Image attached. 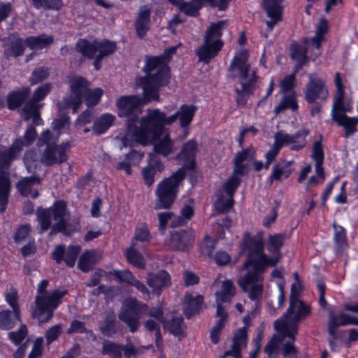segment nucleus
<instances>
[{
    "instance_id": "43",
    "label": "nucleus",
    "mask_w": 358,
    "mask_h": 358,
    "mask_svg": "<svg viewBox=\"0 0 358 358\" xmlns=\"http://www.w3.org/2000/svg\"><path fill=\"white\" fill-rule=\"evenodd\" d=\"M23 162L28 173H34L39 165L40 158L34 149H29L24 153Z\"/></svg>"
},
{
    "instance_id": "18",
    "label": "nucleus",
    "mask_w": 358,
    "mask_h": 358,
    "mask_svg": "<svg viewBox=\"0 0 358 358\" xmlns=\"http://www.w3.org/2000/svg\"><path fill=\"white\" fill-rule=\"evenodd\" d=\"M141 99L135 95L120 96L116 103L119 117H123L136 112H141Z\"/></svg>"
},
{
    "instance_id": "23",
    "label": "nucleus",
    "mask_w": 358,
    "mask_h": 358,
    "mask_svg": "<svg viewBox=\"0 0 358 358\" xmlns=\"http://www.w3.org/2000/svg\"><path fill=\"white\" fill-rule=\"evenodd\" d=\"M171 70L169 65L160 66L155 73H148L143 76V79L149 81L162 88L167 86L171 82Z\"/></svg>"
},
{
    "instance_id": "11",
    "label": "nucleus",
    "mask_w": 358,
    "mask_h": 358,
    "mask_svg": "<svg viewBox=\"0 0 358 358\" xmlns=\"http://www.w3.org/2000/svg\"><path fill=\"white\" fill-rule=\"evenodd\" d=\"M91 86V83L82 76H76L69 81L70 96L66 100V106L76 113L81 107L85 94Z\"/></svg>"
},
{
    "instance_id": "57",
    "label": "nucleus",
    "mask_w": 358,
    "mask_h": 358,
    "mask_svg": "<svg viewBox=\"0 0 358 358\" xmlns=\"http://www.w3.org/2000/svg\"><path fill=\"white\" fill-rule=\"evenodd\" d=\"M242 182L241 178L231 176L224 182L222 188L228 197H234V195Z\"/></svg>"
},
{
    "instance_id": "51",
    "label": "nucleus",
    "mask_w": 358,
    "mask_h": 358,
    "mask_svg": "<svg viewBox=\"0 0 358 358\" xmlns=\"http://www.w3.org/2000/svg\"><path fill=\"white\" fill-rule=\"evenodd\" d=\"M290 134L285 133L283 131H279L274 135V143L272 148L269 150L275 155H278L280 150L287 145L291 143Z\"/></svg>"
},
{
    "instance_id": "63",
    "label": "nucleus",
    "mask_w": 358,
    "mask_h": 358,
    "mask_svg": "<svg viewBox=\"0 0 358 358\" xmlns=\"http://www.w3.org/2000/svg\"><path fill=\"white\" fill-rule=\"evenodd\" d=\"M223 198V195L220 194L215 203L216 211L219 214H224L229 212L235 203L234 197H228L226 201H224Z\"/></svg>"
},
{
    "instance_id": "59",
    "label": "nucleus",
    "mask_w": 358,
    "mask_h": 358,
    "mask_svg": "<svg viewBox=\"0 0 358 358\" xmlns=\"http://www.w3.org/2000/svg\"><path fill=\"white\" fill-rule=\"evenodd\" d=\"M289 57L292 60L308 59V49L296 41H292L289 45Z\"/></svg>"
},
{
    "instance_id": "42",
    "label": "nucleus",
    "mask_w": 358,
    "mask_h": 358,
    "mask_svg": "<svg viewBox=\"0 0 358 358\" xmlns=\"http://www.w3.org/2000/svg\"><path fill=\"white\" fill-rule=\"evenodd\" d=\"M309 134L307 129H301L298 130L294 134H290L291 143L289 149L292 151H299L304 148L307 144L306 138Z\"/></svg>"
},
{
    "instance_id": "4",
    "label": "nucleus",
    "mask_w": 358,
    "mask_h": 358,
    "mask_svg": "<svg viewBox=\"0 0 358 358\" xmlns=\"http://www.w3.org/2000/svg\"><path fill=\"white\" fill-rule=\"evenodd\" d=\"M260 246L257 247V252H248L243 264L244 268H251L245 275L238 280V285L243 292L248 291V285L254 282L263 281V273L268 266H275L279 262V257H269Z\"/></svg>"
},
{
    "instance_id": "35",
    "label": "nucleus",
    "mask_w": 358,
    "mask_h": 358,
    "mask_svg": "<svg viewBox=\"0 0 358 358\" xmlns=\"http://www.w3.org/2000/svg\"><path fill=\"white\" fill-rule=\"evenodd\" d=\"M41 178L37 175H32L29 177L22 178L17 184L16 187L22 196H28L31 192L34 185H40Z\"/></svg>"
},
{
    "instance_id": "53",
    "label": "nucleus",
    "mask_w": 358,
    "mask_h": 358,
    "mask_svg": "<svg viewBox=\"0 0 358 358\" xmlns=\"http://www.w3.org/2000/svg\"><path fill=\"white\" fill-rule=\"evenodd\" d=\"M103 95V90L101 87L94 89L90 87L85 94L83 102L88 108L94 107L99 104Z\"/></svg>"
},
{
    "instance_id": "34",
    "label": "nucleus",
    "mask_w": 358,
    "mask_h": 358,
    "mask_svg": "<svg viewBox=\"0 0 358 358\" xmlns=\"http://www.w3.org/2000/svg\"><path fill=\"white\" fill-rule=\"evenodd\" d=\"M20 312H15L10 310L0 311V329L10 330L20 321Z\"/></svg>"
},
{
    "instance_id": "37",
    "label": "nucleus",
    "mask_w": 358,
    "mask_h": 358,
    "mask_svg": "<svg viewBox=\"0 0 358 358\" xmlns=\"http://www.w3.org/2000/svg\"><path fill=\"white\" fill-rule=\"evenodd\" d=\"M115 117L110 113H103L99 118L94 121L92 129L97 134L101 135L106 133L113 124Z\"/></svg>"
},
{
    "instance_id": "54",
    "label": "nucleus",
    "mask_w": 358,
    "mask_h": 358,
    "mask_svg": "<svg viewBox=\"0 0 358 358\" xmlns=\"http://www.w3.org/2000/svg\"><path fill=\"white\" fill-rule=\"evenodd\" d=\"M197 149L196 141L193 139L189 140L182 145L181 151L176 155V157L177 159H196Z\"/></svg>"
},
{
    "instance_id": "30",
    "label": "nucleus",
    "mask_w": 358,
    "mask_h": 358,
    "mask_svg": "<svg viewBox=\"0 0 358 358\" xmlns=\"http://www.w3.org/2000/svg\"><path fill=\"white\" fill-rule=\"evenodd\" d=\"M196 110L197 106L194 104L188 105L185 103L180 106L177 113H178L180 126L182 129L184 130L188 129Z\"/></svg>"
},
{
    "instance_id": "38",
    "label": "nucleus",
    "mask_w": 358,
    "mask_h": 358,
    "mask_svg": "<svg viewBox=\"0 0 358 358\" xmlns=\"http://www.w3.org/2000/svg\"><path fill=\"white\" fill-rule=\"evenodd\" d=\"M125 257L129 264L138 269H144L146 266L143 255L134 246L128 248L124 252Z\"/></svg>"
},
{
    "instance_id": "33",
    "label": "nucleus",
    "mask_w": 358,
    "mask_h": 358,
    "mask_svg": "<svg viewBox=\"0 0 358 358\" xmlns=\"http://www.w3.org/2000/svg\"><path fill=\"white\" fill-rule=\"evenodd\" d=\"M99 330L103 336L107 337H112L117 333V321L114 311L105 314L103 323L99 327Z\"/></svg>"
},
{
    "instance_id": "46",
    "label": "nucleus",
    "mask_w": 358,
    "mask_h": 358,
    "mask_svg": "<svg viewBox=\"0 0 358 358\" xmlns=\"http://www.w3.org/2000/svg\"><path fill=\"white\" fill-rule=\"evenodd\" d=\"M183 324L184 318L182 316H173L170 320H166V322L162 324L163 327L174 336H184Z\"/></svg>"
},
{
    "instance_id": "45",
    "label": "nucleus",
    "mask_w": 358,
    "mask_h": 358,
    "mask_svg": "<svg viewBox=\"0 0 358 358\" xmlns=\"http://www.w3.org/2000/svg\"><path fill=\"white\" fill-rule=\"evenodd\" d=\"M152 239V236L145 222L141 223L135 227L134 236L131 239V245L134 246L136 242L148 243Z\"/></svg>"
},
{
    "instance_id": "25",
    "label": "nucleus",
    "mask_w": 358,
    "mask_h": 358,
    "mask_svg": "<svg viewBox=\"0 0 358 358\" xmlns=\"http://www.w3.org/2000/svg\"><path fill=\"white\" fill-rule=\"evenodd\" d=\"M329 322L327 326L328 334L334 339L338 338L336 330L339 327L348 325L349 315L341 313L338 315L334 313L332 308L328 309Z\"/></svg>"
},
{
    "instance_id": "6",
    "label": "nucleus",
    "mask_w": 358,
    "mask_h": 358,
    "mask_svg": "<svg viewBox=\"0 0 358 358\" xmlns=\"http://www.w3.org/2000/svg\"><path fill=\"white\" fill-rule=\"evenodd\" d=\"M58 136L55 138L49 129L43 131L36 139V146H45L41 154L40 162L45 166L62 164L68 159V152L71 148L69 141L57 144Z\"/></svg>"
},
{
    "instance_id": "17",
    "label": "nucleus",
    "mask_w": 358,
    "mask_h": 358,
    "mask_svg": "<svg viewBox=\"0 0 358 358\" xmlns=\"http://www.w3.org/2000/svg\"><path fill=\"white\" fill-rule=\"evenodd\" d=\"M248 327L245 326L238 329L232 338L231 349L224 352V357H233L234 358H242V349L248 344Z\"/></svg>"
},
{
    "instance_id": "10",
    "label": "nucleus",
    "mask_w": 358,
    "mask_h": 358,
    "mask_svg": "<svg viewBox=\"0 0 358 358\" xmlns=\"http://www.w3.org/2000/svg\"><path fill=\"white\" fill-rule=\"evenodd\" d=\"M310 313V306L305 303L299 299L298 294L295 290V285L292 284L289 296V307L282 316L277 320L282 321L287 327L290 328L292 325H295L299 328V322L309 316Z\"/></svg>"
},
{
    "instance_id": "44",
    "label": "nucleus",
    "mask_w": 358,
    "mask_h": 358,
    "mask_svg": "<svg viewBox=\"0 0 358 358\" xmlns=\"http://www.w3.org/2000/svg\"><path fill=\"white\" fill-rule=\"evenodd\" d=\"M298 108L299 105L296 99V92L292 91L291 94L283 96L281 102L275 107L274 112L275 114H278L287 109L295 111Z\"/></svg>"
},
{
    "instance_id": "28",
    "label": "nucleus",
    "mask_w": 358,
    "mask_h": 358,
    "mask_svg": "<svg viewBox=\"0 0 358 358\" xmlns=\"http://www.w3.org/2000/svg\"><path fill=\"white\" fill-rule=\"evenodd\" d=\"M294 164L293 160L286 161L284 166H281L279 163H275L272 167V171L268 176L270 183L273 181L281 182L282 178L284 179L289 178L294 171V168L292 167Z\"/></svg>"
},
{
    "instance_id": "21",
    "label": "nucleus",
    "mask_w": 358,
    "mask_h": 358,
    "mask_svg": "<svg viewBox=\"0 0 358 358\" xmlns=\"http://www.w3.org/2000/svg\"><path fill=\"white\" fill-rule=\"evenodd\" d=\"M30 88L23 87L10 92L6 96V106L10 110H15L24 105L29 98Z\"/></svg>"
},
{
    "instance_id": "39",
    "label": "nucleus",
    "mask_w": 358,
    "mask_h": 358,
    "mask_svg": "<svg viewBox=\"0 0 358 358\" xmlns=\"http://www.w3.org/2000/svg\"><path fill=\"white\" fill-rule=\"evenodd\" d=\"M208 5L213 8H217V0H191L188 1V16L197 17L200 10Z\"/></svg>"
},
{
    "instance_id": "64",
    "label": "nucleus",
    "mask_w": 358,
    "mask_h": 358,
    "mask_svg": "<svg viewBox=\"0 0 358 358\" xmlns=\"http://www.w3.org/2000/svg\"><path fill=\"white\" fill-rule=\"evenodd\" d=\"M28 330L26 324H21L19 329L16 331H10L8 334V338L16 346L21 345L22 341L27 337Z\"/></svg>"
},
{
    "instance_id": "31",
    "label": "nucleus",
    "mask_w": 358,
    "mask_h": 358,
    "mask_svg": "<svg viewBox=\"0 0 358 358\" xmlns=\"http://www.w3.org/2000/svg\"><path fill=\"white\" fill-rule=\"evenodd\" d=\"M164 136L162 138L157 139L154 145V151L157 155L167 157L174 151V143L171 138L169 131L164 134Z\"/></svg>"
},
{
    "instance_id": "58",
    "label": "nucleus",
    "mask_w": 358,
    "mask_h": 358,
    "mask_svg": "<svg viewBox=\"0 0 358 358\" xmlns=\"http://www.w3.org/2000/svg\"><path fill=\"white\" fill-rule=\"evenodd\" d=\"M160 66H164V62L159 55H145V64L142 69L143 71L148 75Z\"/></svg>"
},
{
    "instance_id": "2",
    "label": "nucleus",
    "mask_w": 358,
    "mask_h": 358,
    "mask_svg": "<svg viewBox=\"0 0 358 358\" xmlns=\"http://www.w3.org/2000/svg\"><path fill=\"white\" fill-rule=\"evenodd\" d=\"M48 285L49 280L47 279H43L38 283L35 307L31 312L32 317L38 319L42 323L52 320L55 310L62 303V299L69 294L66 289H55L48 292Z\"/></svg>"
},
{
    "instance_id": "16",
    "label": "nucleus",
    "mask_w": 358,
    "mask_h": 358,
    "mask_svg": "<svg viewBox=\"0 0 358 358\" xmlns=\"http://www.w3.org/2000/svg\"><path fill=\"white\" fill-rule=\"evenodd\" d=\"M257 155L256 149L252 145L238 152L233 160L234 170L231 176L238 177L246 176L249 173L248 164L244 162L247 160L255 159Z\"/></svg>"
},
{
    "instance_id": "27",
    "label": "nucleus",
    "mask_w": 358,
    "mask_h": 358,
    "mask_svg": "<svg viewBox=\"0 0 358 358\" xmlns=\"http://www.w3.org/2000/svg\"><path fill=\"white\" fill-rule=\"evenodd\" d=\"M11 191V181L8 171H0V213L7 208Z\"/></svg>"
},
{
    "instance_id": "8",
    "label": "nucleus",
    "mask_w": 358,
    "mask_h": 358,
    "mask_svg": "<svg viewBox=\"0 0 358 358\" xmlns=\"http://www.w3.org/2000/svg\"><path fill=\"white\" fill-rule=\"evenodd\" d=\"M169 131L163 127L160 110L155 108L148 112L140 122V143L145 145L159 139L164 134Z\"/></svg>"
},
{
    "instance_id": "20",
    "label": "nucleus",
    "mask_w": 358,
    "mask_h": 358,
    "mask_svg": "<svg viewBox=\"0 0 358 358\" xmlns=\"http://www.w3.org/2000/svg\"><path fill=\"white\" fill-rule=\"evenodd\" d=\"M171 280L169 273L164 269H161L155 273H148L147 275V284L155 293L160 294L163 288L171 285Z\"/></svg>"
},
{
    "instance_id": "60",
    "label": "nucleus",
    "mask_w": 358,
    "mask_h": 358,
    "mask_svg": "<svg viewBox=\"0 0 358 358\" xmlns=\"http://www.w3.org/2000/svg\"><path fill=\"white\" fill-rule=\"evenodd\" d=\"M36 9L43 8L48 10H59L64 6L62 0H31Z\"/></svg>"
},
{
    "instance_id": "14",
    "label": "nucleus",
    "mask_w": 358,
    "mask_h": 358,
    "mask_svg": "<svg viewBox=\"0 0 358 358\" xmlns=\"http://www.w3.org/2000/svg\"><path fill=\"white\" fill-rule=\"evenodd\" d=\"M304 94L306 102L313 103L317 100L325 101L329 96V90L322 78L310 74Z\"/></svg>"
},
{
    "instance_id": "41",
    "label": "nucleus",
    "mask_w": 358,
    "mask_h": 358,
    "mask_svg": "<svg viewBox=\"0 0 358 358\" xmlns=\"http://www.w3.org/2000/svg\"><path fill=\"white\" fill-rule=\"evenodd\" d=\"M257 246H260L262 249H264L262 238L252 237L250 232H245L241 242V250H248L249 252H257Z\"/></svg>"
},
{
    "instance_id": "15",
    "label": "nucleus",
    "mask_w": 358,
    "mask_h": 358,
    "mask_svg": "<svg viewBox=\"0 0 358 358\" xmlns=\"http://www.w3.org/2000/svg\"><path fill=\"white\" fill-rule=\"evenodd\" d=\"M273 327L283 338H289V341L283 345V356L287 357L290 354H296L297 349L294 345V342L296 341V336L298 334L299 328L295 325H292L290 328L287 327L280 320H275L273 323Z\"/></svg>"
},
{
    "instance_id": "26",
    "label": "nucleus",
    "mask_w": 358,
    "mask_h": 358,
    "mask_svg": "<svg viewBox=\"0 0 358 358\" xmlns=\"http://www.w3.org/2000/svg\"><path fill=\"white\" fill-rule=\"evenodd\" d=\"M114 275L120 282H126L128 285L136 287L142 294H149V289L144 282L136 278L131 271L128 270L114 271Z\"/></svg>"
},
{
    "instance_id": "7",
    "label": "nucleus",
    "mask_w": 358,
    "mask_h": 358,
    "mask_svg": "<svg viewBox=\"0 0 358 358\" xmlns=\"http://www.w3.org/2000/svg\"><path fill=\"white\" fill-rule=\"evenodd\" d=\"M76 50L89 60L93 59L95 71H99L104 58L113 55L117 50V43L107 38H94L90 41L86 38H79L75 46Z\"/></svg>"
},
{
    "instance_id": "5",
    "label": "nucleus",
    "mask_w": 358,
    "mask_h": 358,
    "mask_svg": "<svg viewBox=\"0 0 358 358\" xmlns=\"http://www.w3.org/2000/svg\"><path fill=\"white\" fill-rule=\"evenodd\" d=\"M228 21L219 20L211 22L205 31L203 43L195 49V55L199 62L209 64L222 50L224 43L222 39L224 28Z\"/></svg>"
},
{
    "instance_id": "56",
    "label": "nucleus",
    "mask_w": 358,
    "mask_h": 358,
    "mask_svg": "<svg viewBox=\"0 0 358 358\" xmlns=\"http://www.w3.org/2000/svg\"><path fill=\"white\" fill-rule=\"evenodd\" d=\"M50 76V69L47 66L35 68L31 73L29 82L31 85H35L43 82Z\"/></svg>"
},
{
    "instance_id": "49",
    "label": "nucleus",
    "mask_w": 358,
    "mask_h": 358,
    "mask_svg": "<svg viewBox=\"0 0 358 358\" xmlns=\"http://www.w3.org/2000/svg\"><path fill=\"white\" fill-rule=\"evenodd\" d=\"M140 84L142 86L143 94L145 100L150 101L151 100H157L159 99L160 87L149 81H145L143 79V77L140 78Z\"/></svg>"
},
{
    "instance_id": "55",
    "label": "nucleus",
    "mask_w": 358,
    "mask_h": 358,
    "mask_svg": "<svg viewBox=\"0 0 358 358\" xmlns=\"http://www.w3.org/2000/svg\"><path fill=\"white\" fill-rule=\"evenodd\" d=\"M141 112H136L131 115H127V129L129 133L132 134V136L136 138L137 142H140V127H138L137 124L139 122L138 115Z\"/></svg>"
},
{
    "instance_id": "62",
    "label": "nucleus",
    "mask_w": 358,
    "mask_h": 358,
    "mask_svg": "<svg viewBox=\"0 0 358 358\" xmlns=\"http://www.w3.org/2000/svg\"><path fill=\"white\" fill-rule=\"evenodd\" d=\"M80 250V246L78 245H69L68 246L63 261L68 267L73 268L75 266Z\"/></svg>"
},
{
    "instance_id": "29",
    "label": "nucleus",
    "mask_w": 358,
    "mask_h": 358,
    "mask_svg": "<svg viewBox=\"0 0 358 358\" xmlns=\"http://www.w3.org/2000/svg\"><path fill=\"white\" fill-rule=\"evenodd\" d=\"M54 42L52 35L41 34L38 36H29L25 38V45L31 50H42L49 47Z\"/></svg>"
},
{
    "instance_id": "24",
    "label": "nucleus",
    "mask_w": 358,
    "mask_h": 358,
    "mask_svg": "<svg viewBox=\"0 0 358 358\" xmlns=\"http://www.w3.org/2000/svg\"><path fill=\"white\" fill-rule=\"evenodd\" d=\"M338 126L341 127L344 129L343 137L349 138L358 132V117H350L346 114L342 113L341 116L334 115V120Z\"/></svg>"
},
{
    "instance_id": "36",
    "label": "nucleus",
    "mask_w": 358,
    "mask_h": 358,
    "mask_svg": "<svg viewBox=\"0 0 358 358\" xmlns=\"http://www.w3.org/2000/svg\"><path fill=\"white\" fill-rule=\"evenodd\" d=\"M263 9L270 20L266 21L267 31H271L274 27L278 22L282 20L283 7H274L269 6H262Z\"/></svg>"
},
{
    "instance_id": "12",
    "label": "nucleus",
    "mask_w": 358,
    "mask_h": 358,
    "mask_svg": "<svg viewBox=\"0 0 358 358\" xmlns=\"http://www.w3.org/2000/svg\"><path fill=\"white\" fill-rule=\"evenodd\" d=\"M195 235L191 229H178L170 231L165 245L172 251L189 252L194 245Z\"/></svg>"
},
{
    "instance_id": "9",
    "label": "nucleus",
    "mask_w": 358,
    "mask_h": 358,
    "mask_svg": "<svg viewBox=\"0 0 358 358\" xmlns=\"http://www.w3.org/2000/svg\"><path fill=\"white\" fill-rule=\"evenodd\" d=\"M171 174L162 179L155 189V209L169 210L174 204L183 182Z\"/></svg>"
},
{
    "instance_id": "13",
    "label": "nucleus",
    "mask_w": 358,
    "mask_h": 358,
    "mask_svg": "<svg viewBox=\"0 0 358 358\" xmlns=\"http://www.w3.org/2000/svg\"><path fill=\"white\" fill-rule=\"evenodd\" d=\"M248 59L249 52L248 49H242L236 52L228 68V77L232 80L238 79V81L247 80L250 69Z\"/></svg>"
},
{
    "instance_id": "32",
    "label": "nucleus",
    "mask_w": 358,
    "mask_h": 358,
    "mask_svg": "<svg viewBox=\"0 0 358 358\" xmlns=\"http://www.w3.org/2000/svg\"><path fill=\"white\" fill-rule=\"evenodd\" d=\"M98 261L97 252L94 250H86L79 257L78 267L83 273H87L93 268Z\"/></svg>"
},
{
    "instance_id": "50",
    "label": "nucleus",
    "mask_w": 358,
    "mask_h": 358,
    "mask_svg": "<svg viewBox=\"0 0 358 358\" xmlns=\"http://www.w3.org/2000/svg\"><path fill=\"white\" fill-rule=\"evenodd\" d=\"M257 76L255 72L252 73V76L246 80H241V81H238V83L241 85V89L236 88L235 90V92L237 95H243L245 94L248 95H251L253 94L254 91L256 89V84L257 82Z\"/></svg>"
},
{
    "instance_id": "40",
    "label": "nucleus",
    "mask_w": 358,
    "mask_h": 358,
    "mask_svg": "<svg viewBox=\"0 0 358 358\" xmlns=\"http://www.w3.org/2000/svg\"><path fill=\"white\" fill-rule=\"evenodd\" d=\"M285 235L283 234H270L268 236V245L267 250L272 253L273 257L281 258V248L284 245Z\"/></svg>"
},
{
    "instance_id": "47",
    "label": "nucleus",
    "mask_w": 358,
    "mask_h": 358,
    "mask_svg": "<svg viewBox=\"0 0 358 358\" xmlns=\"http://www.w3.org/2000/svg\"><path fill=\"white\" fill-rule=\"evenodd\" d=\"M26 48L25 39L18 37L12 41L9 47L4 50V55L7 57H18L24 55Z\"/></svg>"
},
{
    "instance_id": "1",
    "label": "nucleus",
    "mask_w": 358,
    "mask_h": 358,
    "mask_svg": "<svg viewBox=\"0 0 358 358\" xmlns=\"http://www.w3.org/2000/svg\"><path fill=\"white\" fill-rule=\"evenodd\" d=\"M66 210L67 204L62 199L55 201L48 208L38 207L36 214L41 232H45L50 229L49 236L62 233L65 236H71L76 230L73 226L65 220Z\"/></svg>"
},
{
    "instance_id": "22",
    "label": "nucleus",
    "mask_w": 358,
    "mask_h": 358,
    "mask_svg": "<svg viewBox=\"0 0 358 358\" xmlns=\"http://www.w3.org/2000/svg\"><path fill=\"white\" fill-rule=\"evenodd\" d=\"M204 303L203 296L197 294L194 296L192 294H186L183 306V313L187 319L199 314L202 310Z\"/></svg>"
},
{
    "instance_id": "48",
    "label": "nucleus",
    "mask_w": 358,
    "mask_h": 358,
    "mask_svg": "<svg viewBox=\"0 0 358 358\" xmlns=\"http://www.w3.org/2000/svg\"><path fill=\"white\" fill-rule=\"evenodd\" d=\"M122 344L105 340L103 343L101 353L103 355H110L113 358H122Z\"/></svg>"
},
{
    "instance_id": "61",
    "label": "nucleus",
    "mask_w": 358,
    "mask_h": 358,
    "mask_svg": "<svg viewBox=\"0 0 358 358\" xmlns=\"http://www.w3.org/2000/svg\"><path fill=\"white\" fill-rule=\"evenodd\" d=\"M184 161L182 167L179 168L176 171L172 174L178 176L177 178L184 182L187 176V171H194L196 169V159L185 158L182 159Z\"/></svg>"
},
{
    "instance_id": "52",
    "label": "nucleus",
    "mask_w": 358,
    "mask_h": 358,
    "mask_svg": "<svg viewBox=\"0 0 358 358\" xmlns=\"http://www.w3.org/2000/svg\"><path fill=\"white\" fill-rule=\"evenodd\" d=\"M236 287L230 280L223 281L221 292H217V299L222 302H228L235 295Z\"/></svg>"
},
{
    "instance_id": "19",
    "label": "nucleus",
    "mask_w": 358,
    "mask_h": 358,
    "mask_svg": "<svg viewBox=\"0 0 358 358\" xmlns=\"http://www.w3.org/2000/svg\"><path fill=\"white\" fill-rule=\"evenodd\" d=\"M151 9L148 5H143L139 8L138 13L134 21V28L136 36L139 38L145 36L150 29Z\"/></svg>"
},
{
    "instance_id": "3",
    "label": "nucleus",
    "mask_w": 358,
    "mask_h": 358,
    "mask_svg": "<svg viewBox=\"0 0 358 358\" xmlns=\"http://www.w3.org/2000/svg\"><path fill=\"white\" fill-rule=\"evenodd\" d=\"M145 314L159 323L166 322L164 309L161 306L149 308L148 305L134 298L127 301L118 315L119 319L128 327L131 333L136 332L140 326V315Z\"/></svg>"
}]
</instances>
